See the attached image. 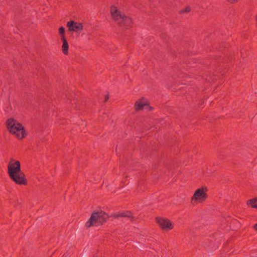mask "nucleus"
<instances>
[{
	"label": "nucleus",
	"mask_w": 257,
	"mask_h": 257,
	"mask_svg": "<svg viewBox=\"0 0 257 257\" xmlns=\"http://www.w3.org/2000/svg\"><path fill=\"white\" fill-rule=\"evenodd\" d=\"M8 173L11 179L18 185H26L28 181L24 173L21 170L19 161L11 158L8 165Z\"/></svg>",
	"instance_id": "1"
},
{
	"label": "nucleus",
	"mask_w": 257,
	"mask_h": 257,
	"mask_svg": "<svg viewBox=\"0 0 257 257\" xmlns=\"http://www.w3.org/2000/svg\"><path fill=\"white\" fill-rule=\"evenodd\" d=\"M7 128L10 133L16 136L20 140L25 138L27 134L23 125L13 118H10L7 121Z\"/></svg>",
	"instance_id": "2"
},
{
	"label": "nucleus",
	"mask_w": 257,
	"mask_h": 257,
	"mask_svg": "<svg viewBox=\"0 0 257 257\" xmlns=\"http://www.w3.org/2000/svg\"><path fill=\"white\" fill-rule=\"evenodd\" d=\"M109 218V215L105 212L100 210L94 211L89 220L86 223V226L90 227L92 225L98 226L102 225Z\"/></svg>",
	"instance_id": "3"
},
{
	"label": "nucleus",
	"mask_w": 257,
	"mask_h": 257,
	"mask_svg": "<svg viewBox=\"0 0 257 257\" xmlns=\"http://www.w3.org/2000/svg\"><path fill=\"white\" fill-rule=\"evenodd\" d=\"M156 220V222L162 230H171L174 228L173 223L168 218L157 217Z\"/></svg>",
	"instance_id": "4"
},
{
	"label": "nucleus",
	"mask_w": 257,
	"mask_h": 257,
	"mask_svg": "<svg viewBox=\"0 0 257 257\" xmlns=\"http://www.w3.org/2000/svg\"><path fill=\"white\" fill-rule=\"evenodd\" d=\"M116 24L122 30L132 28L133 25L132 18L125 15H124L121 18H119V21Z\"/></svg>",
	"instance_id": "5"
},
{
	"label": "nucleus",
	"mask_w": 257,
	"mask_h": 257,
	"mask_svg": "<svg viewBox=\"0 0 257 257\" xmlns=\"http://www.w3.org/2000/svg\"><path fill=\"white\" fill-rule=\"evenodd\" d=\"M207 197V194L204 191L203 188L197 189L194 192L191 198V203L194 204L195 202L199 201L202 202L205 201Z\"/></svg>",
	"instance_id": "6"
},
{
	"label": "nucleus",
	"mask_w": 257,
	"mask_h": 257,
	"mask_svg": "<svg viewBox=\"0 0 257 257\" xmlns=\"http://www.w3.org/2000/svg\"><path fill=\"white\" fill-rule=\"evenodd\" d=\"M67 26L68 27V31L71 32H78L83 29L82 23H78L74 21L68 22Z\"/></svg>",
	"instance_id": "7"
},
{
	"label": "nucleus",
	"mask_w": 257,
	"mask_h": 257,
	"mask_svg": "<svg viewBox=\"0 0 257 257\" xmlns=\"http://www.w3.org/2000/svg\"><path fill=\"white\" fill-rule=\"evenodd\" d=\"M110 13L112 19L116 23L119 20V18H121L125 15L122 13L116 7L113 5L110 7Z\"/></svg>",
	"instance_id": "8"
},
{
	"label": "nucleus",
	"mask_w": 257,
	"mask_h": 257,
	"mask_svg": "<svg viewBox=\"0 0 257 257\" xmlns=\"http://www.w3.org/2000/svg\"><path fill=\"white\" fill-rule=\"evenodd\" d=\"M61 40L63 42L62 46V52L65 55H68L69 50L68 43L66 38L61 39Z\"/></svg>",
	"instance_id": "9"
},
{
	"label": "nucleus",
	"mask_w": 257,
	"mask_h": 257,
	"mask_svg": "<svg viewBox=\"0 0 257 257\" xmlns=\"http://www.w3.org/2000/svg\"><path fill=\"white\" fill-rule=\"evenodd\" d=\"M115 218H118L119 217H132V214L131 212H121L117 214H115L113 215Z\"/></svg>",
	"instance_id": "10"
},
{
	"label": "nucleus",
	"mask_w": 257,
	"mask_h": 257,
	"mask_svg": "<svg viewBox=\"0 0 257 257\" xmlns=\"http://www.w3.org/2000/svg\"><path fill=\"white\" fill-rule=\"evenodd\" d=\"M247 204L250 205L252 208H257V197L248 200Z\"/></svg>",
	"instance_id": "11"
},
{
	"label": "nucleus",
	"mask_w": 257,
	"mask_h": 257,
	"mask_svg": "<svg viewBox=\"0 0 257 257\" xmlns=\"http://www.w3.org/2000/svg\"><path fill=\"white\" fill-rule=\"evenodd\" d=\"M146 104L142 102L137 101L135 103L136 110L138 111L142 109Z\"/></svg>",
	"instance_id": "12"
},
{
	"label": "nucleus",
	"mask_w": 257,
	"mask_h": 257,
	"mask_svg": "<svg viewBox=\"0 0 257 257\" xmlns=\"http://www.w3.org/2000/svg\"><path fill=\"white\" fill-rule=\"evenodd\" d=\"M65 28L63 26H61L59 29V33L61 36V39L65 38Z\"/></svg>",
	"instance_id": "13"
},
{
	"label": "nucleus",
	"mask_w": 257,
	"mask_h": 257,
	"mask_svg": "<svg viewBox=\"0 0 257 257\" xmlns=\"http://www.w3.org/2000/svg\"><path fill=\"white\" fill-rule=\"evenodd\" d=\"M191 11V9L189 7H186L184 10L181 11V13H188Z\"/></svg>",
	"instance_id": "14"
},
{
	"label": "nucleus",
	"mask_w": 257,
	"mask_h": 257,
	"mask_svg": "<svg viewBox=\"0 0 257 257\" xmlns=\"http://www.w3.org/2000/svg\"><path fill=\"white\" fill-rule=\"evenodd\" d=\"M71 102L72 103V105H73V104H75V105H76V106H75V107H77V108L78 107H77V104H78V102H77L76 100H75V99H73V100H71Z\"/></svg>",
	"instance_id": "15"
},
{
	"label": "nucleus",
	"mask_w": 257,
	"mask_h": 257,
	"mask_svg": "<svg viewBox=\"0 0 257 257\" xmlns=\"http://www.w3.org/2000/svg\"><path fill=\"white\" fill-rule=\"evenodd\" d=\"M227 2L229 3L230 4H235L237 3L238 0H226Z\"/></svg>",
	"instance_id": "16"
},
{
	"label": "nucleus",
	"mask_w": 257,
	"mask_h": 257,
	"mask_svg": "<svg viewBox=\"0 0 257 257\" xmlns=\"http://www.w3.org/2000/svg\"><path fill=\"white\" fill-rule=\"evenodd\" d=\"M109 99V95L106 94L104 96V102H106Z\"/></svg>",
	"instance_id": "17"
},
{
	"label": "nucleus",
	"mask_w": 257,
	"mask_h": 257,
	"mask_svg": "<svg viewBox=\"0 0 257 257\" xmlns=\"http://www.w3.org/2000/svg\"><path fill=\"white\" fill-rule=\"evenodd\" d=\"M253 228L255 230H257V223L253 225Z\"/></svg>",
	"instance_id": "18"
},
{
	"label": "nucleus",
	"mask_w": 257,
	"mask_h": 257,
	"mask_svg": "<svg viewBox=\"0 0 257 257\" xmlns=\"http://www.w3.org/2000/svg\"><path fill=\"white\" fill-rule=\"evenodd\" d=\"M255 19H256V22H257V15H256V17H255Z\"/></svg>",
	"instance_id": "19"
},
{
	"label": "nucleus",
	"mask_w": 257,
	"mask_h": 257,
	"mask_svg": "<svg viewBox=\"0 0 257 257\" xmlns=\"http://www.w3.org/2000/svg\"><path fill=\"white\" fill-rule=\"evenodd\" d=\"M150 109H151V110L152 109V107L150 106Z\"/></svg>",
	"instance_id": "20"
}]
</instances>
